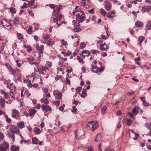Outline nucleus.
I'll return each instance as SVG.
<instances>
[{
  "label": "nucleus",
  "mask_w": 151,
  "mask_h": 151,
  "mask_svg": "<svg viewBox=\"0 0 151 151\" xmlns=\"http://www.w3.org/2000/svg\"><path fill=\"white\" fill-rule=\"evenodd\" d=\"M127 124L129 126H130L132 125L133 121L130 119H127Z\"/></svg>",
  "instance_id": "obj_37"
},
{
  "label": "nucleus",
  "mask_w": 151,
  "mask_h": 151,
  "mask_svg": "<svg viewBox=\"0 0 151 151\" xmlns=\"http://www.w3.org/2000/svg\"><path fill=\"white\" fill-rule=\"evenodd\" d=\"M32 28L31 26H29V27L27 31V32L29 34H31L32 33Z\"/></svg>",
  "instance_id": "obj_36"
},
{
  "label": "nucleus",
  "mask_w": 151,
  "mask_h": 151,
  "mask_svg": "<svg viewBox=\"0 0 151 151\" xmlns=\"http://www.w3.org/2000/svg\"><path fill=\"white\" fill-rule=\"evenodd\" d=\"M32 142L34 144H37L39 143V141L37 138L36 137H34L32 138Z\"/></svg>",
  "instance_id": "obj_29"
},
{
  "label": "nucleus",
  "mask_w": 151,
  "mask_h": 151,
  "mask_svg": "<svg viewBox=\"0 0 151 151\" xmlns=\"http://www.w3.org/2000/svg\"><path fill=\"white\" fill-rule=\"evenodd\" d=\"M72 109L71 110V111L73 113H75L77 111V109L76 108L75 106H73L72 107Z\"/></svg>",
  "instance_id": "obj_47"
},
{
  "label": "nucleus",
  "mask_w": 151,
  "mask_h": 151,
  "mask_svg": "<svg viewBox=\"0 0 151 151\" xmlns=\"http://www.w3.org/2000/svg\"><path fill=\"white\" fill-rule=\"evenodd\" d=\"M9 147L8 143L6 142H4L1 145L0 144V151L6 150Z\"/></svg>",
  "instance_id": "obj_7"
},
{
  "label": "nucleus",
  "mask_w": 151,
  "mask_h": 151,
  "mask_svg": "<svg viewBox=\"0 0 151 151\" xmlns=\"http://www.w3.org/2000/svg\"><path fill=\"white\" fill-rule=\"evenodd\" d=\"M5 101L2 98H0V105L1 108H3L5 105Z\"/></svg>",
  "instance_id": "obj_25"
},
{
  "label": "nucleus",
  "mask_w": 151,
  "mask_h": 151,
  "mask_svg": "<svg viewBox=\"0 0 151 151\" xmlns=\"http://www.w3.org/2000/svg\"><path fill=\"white\" fill-rule=\"evenodd\" d=\"M36 48L39 51L40 53L42 54L43 53L44 46L43 45L39 46V44H37L36 46Z\"/></svg>",
  "instance_id": "obj_14"
},
{
  "label": "nucleus",
  "mask_w": 151,
  "mask_h": 151,
  "mask_svg": "<svg viewBox=\"0 0 151 151\" xmlns=\"http://www.w3.org/2000/svg\"><path fill=\"white\" fill-rule=\"evenodd\" d=\"M101 12L103 13L104 15H105L106 13V11L103 9H100Z\"/></svg>",
  "instance_id": "obj_58"
},
{
  "label": "nucleus",
  "mask_w": 151,
  "mask_h": 151,
  "mask_svg": "<svg viewBox=\"0 0 151 151\" xmlns=\"http://www.w3.org/2000/svg\"><path fill=\"white\" fill-rule=\"evenodd\" d=\"M17 35L18 36V39L22 40L24 38L21 33H17Z\"/></svg>",
  "instance_id": "obj_41"
},
{
  "label": "nucleus",
  "mask_w": 151,
  "mask_h": 151,
  "mask_svg": "<svg viewBox=\"0 0 151 151\" xmlns=\"http://www.w3.org/2000/svg\"><path fill=\"white\" fill-rule=\"evenodd\" d=\"M14 133L12 131H11L8 133V137L9 138H11V137L14 136Z\"/></svg>",
  "instance_id": "obj_38"
},
{
  "label": "nucleus",
  "mask_w": 151,
  "mask_h": 151,
  "mask_svg": "<svg viewBox=\"0 0 151 151\" xmlns=\"http://www.w3.org/2000/svg\"><path fill=\"white\" fill-rule=\"evenodd\" d=\"M40 69L42 70V71H46V70H48L49 69V68L47 66H42L41 68Z\"/></svg>",
  "instance_id": "obj_42"
},
{
  "label": "nucleus",
  "mask_w": 151,
  "mask_h": 151,
  "mask_svg": "<svg viewBox=\"0 0 151 151\" xmlns=\"http://www.w3.org/2000/svg\"><path fill=\"white\" fill-rule=\"evenodd\" d=\"M104 68H99L96 65H93L91 68V71L93 73H99V72H102L104 70Z\"/></svg>",
  "instance_id": "obj_5"
},
{
  "label": "nucleus",
  "mask_w": 151,
  "mask_h": 151,
  "mask_svg": "<svg viewBox=\"0 0 151 151\" xmlns=\"http://www.w3.org/2000/svg\"><path fill=\"white\" fill-rule=\"evenodd\" d=\"M50 36L48 34H46L43 36V39L44 40H42L41 42H42L44 44H45L47 41V40L49 39Z\"/></svg>",
  "instance_id": "obj_19"
},
{
  "label": "nucleus",
  "mask_w": 151,
  "mask_h": 151,
  "mask_svg": "<svg viewBox=\"0 0 151 151\" xmlns=\"http://www.w3.org/2000/svg\"><path fill=\"white\" fill-rule=\"evenodd\" d=\"M135 25L136 26L138 27H142L143 26V24L140 21L136 22Z\"/></svg>",
  "instance_id": "obj_28"
},
{
  "label": "nucleus",
  "mask_w": 151,
  "mask_h": 151,
  "mask_svg": "<svg viewBox=\"0 0 151 151\" xmlns=\"http://www.w3.org/2000/svg\"><path fill=\"white\" fill-rule=\"evenodd\" d=\"M6 65L7 68L9 70L10 69L12 68V67H11L10 65L8 63H6Z\"/></svg>",
  "instance_id": "obj_57"
},
{
  "label": "nucleus",
  "mask_w": 151,
  "mask_h": 151,
  "mask_svg": "<svg viewBox=\"0 0 151 151\" xmlns=\"http://www.w3.org/2000/svg\"><path fill=\"white\" fill-rule=\"evenodd\" d=\"M90 55V53L87 50H84L82 52V55L83 58H85L86 56L88 57Z\"/></svg>",
  "instance_id": "obj_17"
},
{
  "label": "nucleus",
  "mask_w": 151,
  "mask_h": 151,
  "mask_svg": "<svg viewBox=\"0 0 151 151\" xmlns=\"http://www.w3.org/2000/svg\"><path fill=\"white\" fill-rule=\"evenodd\" d=\"M47 45L49 46H51L53 45L54 44V41H53L51 39H49L45 43Z\"/></svg>",
  "instance_id": "obj_21"
},
{
  "label": "nucleus",
  "mask_w": 151,
  "mask_h": 151,
  "mask_svg": "<svg viewBox=\"0 0 151 151\" xmlns=\"http://www.w3.org/2000/svg\"><path fill=\"white\" fill-rule=\"evenodd\" d=\"M41 107L42 108V110L43 111H45L46 112L50 111L52 110L51 107L49 105L42 104Z\"/></svg>",
  "instance_id": "obj_11"
},
{
  "label": "nucleus",
  "mask_w": 151,
  "mask_h": 151,
  "mask_svg": "<svg viewBox=\"0 0 151 151\" xmlns=\"http://www.w3.org/2000/svg\"><path fill=\"white\" fill-rule=\"evenodd\" d=\"M9 129L11 131H12L15 133H19L20 131L19 128L15 125H11Z\"/></svg>",
  "instance_id": "obj_10"
},
{
  "label": "nucleus",
  "mask_w": 151,
  "mask_h": 151,
  "mask_svg": "<svg viewBox=\"0 0 151 151\" xmlns=\"http://www.w3.org/2000/svg\"><path fill=\"white\" fill-rule=\"evenodd\" d=\"M10 12L12 13L15 14L16 12V10L14 7H11L9 8Z\"/></svg>",
  "instance_id": "obj_35"
},
{
  "label": "nucleus",
  "mask_w": 151,
  "mask_h": 151,
  "mask_svg": "<svg viewBox=\"0 0 151 151\" xmlns=\"http://www.w3.org/2000/svg\"><path fill=\"white\" fill-rule=\"evenodd\" d=\"M1 23L3 27L4 28H9V29H10L12 27V24L9 23L6 19H3L1 21Z\"/></svg>",
  "instance_id": "obj_6"
},
{
  "label": "nucleus",
  "mask_w": 151,
  "mask_h": 151,
  "mask_svg": "<svg viewBox=\"0 0 151 151\" xmlns=\"http://www.w3.org/2000/svg\"><path fill=\"white\" fill-rule=\"evenodd\" d=\"M42 71V70L41 69H38L37 71L39 74L44 75L45 73Z\"/></svg>",
  "instance_id": "obj_61"
},
{
  "label": "nucleus",
  "mask_w": 151,
  "mask_h": 151,
  "mask_svg": "<svg viewBox=\"0 0 151 151\" xmlns=\"http://www.w3.org/2000/svg\"><path fill=\"white\" fill-rule=\"evenodd\" d=\"M30 93H29L28 91H25L24 94V96H27V97H29L30 96Z\"/></svg>",
  "instance_id": "obj_51"
},
{
  "label": "nucleus",
  "mask_w": 151,
  "mask_h": 151,
  "mask_svg": "<svg viewBox=\"0 0 151 151\" xmlns=\"http://www.w3.org/2000/svg\"><path fill=\"white\" fill-rule=\"evenodd\" d=\"M61 53L63 55L65 56H67L70 55L71 54V52H65L64 51H62Z\"/></svg>",
  "instance_id": "obj_31"
},
{
  "label": "nucleus",
  "mask_w": 151,
  "mask_h": 151,
  "mask_svg": "<svg viewBox=\"0 0 151 151\" xmlns=\"http://www.w3.org/2000/svg\"><path fill=\"white\" fill-rule=\"evenodd\" d=\"M17 125L20 129H22L25 127L24 122H20L18 123L17 124Z\"/></svg>",
  "instance_id": "obj_24"
},
{
  "label": "nucleus",
  "mask_w": 151,
  "mask_h": 151,
  "mask_svg": "<svg viewBox=\"0 0 151 151\" xmlns=\"http://www.w3.org/2000/svg\"><path fill=\"white\" fill-rule=\"evenodd\" d=\"M146 28L148 30L151 29V22H149L147 24Z\"/></svg>",
  "instance_id": "obj_34"
},
{
  "label": "nucleus",
  "mask_w": 151,
  "mask_h": 151,
  "mask_svg": "<svg viewBox=\"0 0 151 151\" xmlns=\"http://www.w3.org/2000/svg\"><path fill=\"white\" fill-rule=\"evenodd\" d=\"M41 101L42 103H45V104H48L49 103V101L47 99H42Z\"/></svg>",
  "instance_id": "obj_45"
},
{
  "label": "nucleus",
  "mask_w": 151,
  "mask_h": 151,
  "mask_svg": "<svg viewBox=\"0 0 151 151\" xmlns=\"http://www.w3.org/2000/svg\"><path fill=\"white\" fill-rule=\"evenodd\" d=\"M19 19L17 18H15L14 19L13 22L14 24H17L19 22Z\"/></svg>",
  "instance_id": "obj_39"
},
{
  "label": "nucleus",
  "mask_w": 151,
  "mask_h": 151,
  "mask_svg": "<svg viewBox=\"0 0 151 151\" xmlns=\"http://www.w3.org/2000/svg\"><path fill=\"white\" fill-rule=\"evenodd\" d=\"M147 127L150 129H151V122L150 123L147 124L146 125Z\"/></svg>",
  "instance_id": "obj_63"
},
{
  "label": "nucleus",
  "mask_w": 151,
  "mask_h": 151,
  "mask_svg": "<svg viewBox=\"0 0 151 151\" xmlns=\"http://www.w3.org/2000/svg\"><path fill=\"white\" fill-rule=\"evenodd\" d=\"M12 73V75L14 77L15 76V74L17 72H18L19 71V70L17 69H16L15 70L13 69L12 68H11L9 70Z\"/></svg>",
  "instance_id": "obj_18"
},
{
  "label": "nucleus",
  "mask_w": 151,
  "mask_h": 151,
  "mask_svg": "<svg viewBox=\"0 0 151 151\" xmlns=\"http://www.w3.org/2000/svg\"><path fill=\"white\" fill-rule=\"evenodd\" d=\"M142 12H149L151 10V6H143L141 10Z\"/></svg>",
  "instance_id": "obj_12"
},
{
  "label": "nucleus",
  "mask_w": 151,
  "mask_h": 151,
  "mask_svg": "<svg viewBox=\"0 0 151 151\" xmlns=\"http://www.w3.org/2000/svg\"><path fill=\"white\" fill-rule=\"evenodd\" d=\"M105 43L104 44H101L100 45V49L102 51H105V50H107L109 48V47L107 45H105V46H106V47H104L105 46Z\"/></svg>",
  "instance_id": "obj_15"
},
{
  "label": "nucleus",
  "mask_w": 151,
  "mask_h": 151,
  "mask_svg": "<svg viewBox=\"0 0 151 151\" xmlns=\"http://www.w3.org/2000/svg\"><path fill=\"white\" fill-rule=\"evenodd\" d=\"M48 5L49 7L52 9H55V5L53 4H49Z\"/></svg>",
  "instance_id": "obj_54"
},
{
  "label": "nucleus",
  "mask_w": 151,
  "mask_h": 151,
  "mask_svg": "<svg viewBox=\"0 0 151 151\" xmlns=\"http://www.w3.org/2000/svg\"><path fill=\"white\" fill-rule=\"evenodd\" d=\"M62 14H60L58 13H56L54 14V16L55 17L53 18V22L54 23H56L58 27L60 26L61 24L60 23L59 24L58 22L60 21L62 18Z\"/></svg>",
  "instance_id": "obj_4"
},
{
  "label": "nucleus",
  "mask_w": 151,
  "mask_h": 151,
  "mask_svg": "<svg viewBox=\"0 0 151 151\" xmlns=\"http://www.w3.org/2000/svg\"><path fill=\"white\" fill-rule=\"evenodd\" d=\"M73 24L75 27H79L80 26V24H79L80 23H79V22L78 23H77L76 24V22L75 20H73Z\"/></svg>",
  "instance_id": "obj_44"
},
{
  "label": "nucleus",
  "mask_w": 151,
  "mask_h": 151,
  "mask_svg": "<svg viewBox=\"0 0 151 151\" xmlns=\"http://www.w3.org/2000/svg\"><path fill=\"white\" fill-rule=\"evenodd\" d=\"M24 47L25 48L27 49V50L28 52H29L32 50V48L29 45H24Z\"/></svg>",
  "instance_id": "obj_26"
},
{
  "label": "nucleus",
  "mask_w": 151,
  "mask_h": 151,
  "mask_svg": "<svg viewBox=\"0 0 151 151\" xmlns=\"http://www.w3.org/2000/svg\"><path fill=\"white\" fill-rule=\"evenodd\" d=\"M66 81L67 83H68L69 85L70 84V82L69 79L67 77L66 78Z\"/></svg>",
  "instance_id": "obj_64"
},
{
  "label": "nucleus",
  "mask_w": 151,
  "mask_h": 151,
  "mask_svg": "<svg viewBox=\"0 0 151 151\" xmlns=\"http://www.w3.org/2000/svg\"><path fill=\"white\" fill-rule=\"evenodd\" d=\"M136 102V100L135 99L134 97L132 99L130 102L132 104H134Z\"/></svg>",
  "instance_id": "obj_40"
},
{
  "label": "nucleus",
  "mask_w": 151,
  "mask_h": 151,
  "mask_svg": "<svg viewBox=\"0 0 151 151\" xmlns=\"http://www.w3.org/2000/svg\"><path fill=\"white\" fill-rule=\"evenodd\" d=\"M12 116L14 118L17 119L19 116V112L16 109L13 110L12 111Z\"/></svg>",
  "instance_id": "obj_9"
},
{
  "label": "nucleus",
  "mask_w": 151,
  "mask_h": 151,
  "mask_svg": "<svg viewBox=\"0 0 151 151\" xmlns=\"http://www.w3.org/2000/svg\"><path fill=\"white\" fill-rule=\"evenodd\" d=\"M34 1H35V0H31L30 1H29L28 2V5L30 6L32 5L33 3H34Z\"/></svg>",
  "instance_id": "obj_56"
},
{
  "label": "nucleus",
  "mask_w": 151,
  "mask_h": 151,
  "mask_svg": "<svg viewBox=\"0 0 151 151\" xmlns=\"http://www.w3.org/2000/svg\"><path fill=\"white\" fill-rule=\"evenodd\" d=\"M77 59L78 60L80 63H82L83 62V58L79 56H77Z\"/></svg>",
  "instance_id": "obj_46"
},
{
  "label": "nucleus",
  "mask_w": 151,
  "mask_h": 151,
  "mask_svg": "<svg viewBox=\"0 0 151 151\" xmlns=\"http://www.w3.org/2000/svg\"><path fill=\"white\" fill-rule=\"evenodd\" d=\"M63 9V6L61 5H60L59 6V7L58 8V11L57 12V13H58L59 14V12H60V10Z\"/></svg>",
  "instance_id": "obj_53"
},
{
  "label": "nucleus",
  "mask_w": 151,
  "mask_h": 151,
  "mask_svg": "<svg viewBox=\"0 0 151 151\" xmlns=\"http://www.w3.org/2000/svg\"><path fill=\"white\" fill-rule=\"evenodd\" d=\"M91 52L93 54H97V53H98L99 52V51L98 50H92L91 51Z\"/></svg>",
  "instance_id": "obj_50"
},
{
  "label": "nucleus",
  "mask_w": 151,
  "mask_h": 151,
  "mask_svg": "<svg viewBox=\"0 0 151 151\" xmlns=\"http://www.w3.org/2000/svg\"><path fill=\"white\" fill-rule=\"evenodd\" d=\"M19 149V146H15L13 145L11 147V150L12 151H18Z\"/></svg>",
  "instance_id": "obj_20"
},
{
  "label": "nucleus",
  "mask_w": 151,
  "mask_h": 151,
  "mask_svg": "<svg viewBox=\"0 0 151 151\" xmlns=\"http://www.w3.org/2000/svg\"><path fill=\"white\" fill-rule=\"evenodd\" d=\"M60 101L59 100L57 101H54L53 102V104L56 106H58L60 105Z\"/></svg>",
  "instance_id": "obj_48"
},
{
  "label": "nucleus",
  "mask_w": 151,
  "mask_h": 151,
  "mask_svg": "<svg viewBox=\"0 0 151 151\" xmlns=\"http://www.w3.org/2000/svg\"><path fill=\"white\" fill-rule=\"evenodd\" d=\"M130 131H131L132 133L134 134H135V136L136 137L135 138H133L135 139H137V137H138L139 135V134L137 133H135L134 132V131L133 130L131 129V130H130Z\"/></svg>",
  "instance_id": "obj_49"
},
{
  "label": "nucleus",
  "mask_w": 151,
  "mask_h": 151,
  "mask_svg": "<svg viewBox=\"0 0 151 151\" xmlns=\"http://www.w3.org/2000/svg\"><path fill=\"white\" fill-rule=\"evenodd\" d=\"M106 109V107L105 106H104L101 108V113L102 114H104Z\"/></svg>",
  "instance_id": "obj_32"
},
{
  "label": "nucleus",
  "mask_w": 151,
  "mask_h": 151,
  "mask_svg": "<svg viewBox=\"0 0 151 151\" xmlns=\"http://www.w3.org/2000/svg\"><path fill=\"white\" fill-rule=\"evenodd\" d=\"M115 14V12L113 11H111L108 13L107 17L108 18H113Z\"/></svg>",
  "instance_id": "obj_23"
},
{
  "label": "nucleus",
  "mask_w": 151,
  "mask_h": 151,
  "mask_svg": "<svg viewBox=\"0 0 151 151\" xmlns=\"http://www.w3.org/2000/svg\"><path fill=\"white\" fill-rule=\"evenodd\" d=\"M34 131L37 134H39L41 133L40 129L37 127H35L34 129Z\"/></svg>",
  "instance_id": "obj_27"
},
{
  "label": "nucleus",
  "mask_w": 151,
  "mask_h": 151,
  "mask_svg": "<svg viewBox=\"0 0 151 151\" xmlns=\"http://www.w3.org/2000/svg\"><path fill=\"white\" fill-rule=\"evenodd\" d=\"M81 31V29L80 28H75L73 29V31L74 32H78Z\"/></svg>",
  "instance_id": "obj_52"
},
{
  "label": "nucleus",
  "mask_w": 151,
  "mask_h": 151,
  "mask_svg": "<svg viewBox=\"0 0 151 151\" xmlns=\"http://www.w3.org/2000/svg\"><path fill=\"white\" fill-rule=\"evenodd\" d=\"M62 44L63 45H67V41H65L64 40H62Z\"/></svg>",
  "instance_id": "obj_60"
},
{
  "label": "nucleus",
  "mask_w": 151,
  "mask_h": 151,
  "mask_svg": "<svg viewBox=\"0 0 151 151\" xmlns=\"http://www.w3.org/2000/svg\"><path fill=\"white\" fill-rule=\"evenodd\" d=\"M53 94L56 99H60L62 97V94L61 92L55 90L53 91Z\"/></svg>",
  "instance_id": "obj_8"
},
{
  "label": "nucleus",
  "mask_w": 151,
  "mask_h": 151,
  "mask_svg": "<svg viewBox=\"0 0 151 151\" xmlns=\"http://www.w3.org/2000/svg\"><path fill=\"white\" fill-rule=\"evenodd\" d=\"M99 126L98 123L94 121L89 122L87 124L86 127L88 129H91L93 131H94Z\"/></svg>",
  "instance_id": "obj_2"
},
{
  "label": "nucleus",
  "mask_w": 151,
  "mask_h": 151,
  "mask_svg": "<svg viewBox=\"0 0 151 151\" xmlns=\"http://www.w3.org/2000/svg\"><path fill=\"white\" fill-rule=\"evenodd\" d=\"M86 46L85 44L83 42H82L80 45V48L81 49L84 48Z\"/></svg>",
  "instance_id": "obj_43"
},
{
  "label": "nucleus",
  "mask_w": 151,
  "mask_h": 151,
  "mask_svg": "<svg viewBox=\"0 0 151 151\" xmlns=\"http://www.w3.org/2000/svg\"><path fill=\"white\" fill-rule=\"evenodd\" d=\"M101 134H98L96 137L95 139H94V141L97 142H98L99 141H100L101 140Z\"/></svg>",
  "instance_id": "obj_22"
},
{
  "label": "nucleus",
  "mask_w": 151,
  "mask_h": 151,
  "mask_svg": "<svg viewBox=\"0 0 151 151\" xmlns=\"http://www.w3.org/2000/svg\"><path fill=\"white\" fill-rule=\"evenodd\" d=\"M65 105L64 104H63V106H60L59 108V109L60 111H62L64 108Z\"/></svg>",
  "instance_id": "obj_55"
},
{
  "label": "nucleus",
  "mask_w": 151,
  "mask_h": 151,
  "mask_svg": "<svg viewBox=\"0 0 151 151\" xmlns=\"http://www.w3.org/2000/svg\"><path fill=\"white\" fill-rule=\"evenodd\" d=\"M104 3L105 4L104 7L106 9L107 11H109L111 9V6L109 3L108 1H105Z\"/></svg>",
  "instance_id": "obj_13"
},
{
  "label": "nucleus",
  "mask_w": 151,
  "mask_h": 151,
  "mask_svg": "<svg viewBox=\"0 0 151 151\" xmlns=\"http://www.w3.org/2000/svg\"><path fill=\"white\" fill-rule=\"evenodd\" d=\"M4 117L6 119V121L7 122L9 123H10L11 122V119L8 117L7 115H5Z\"/></svg>",
  "instance_id": "obj_33"
},
{
  "label": "nucleus",
  "mask_w": 151,
  "mask_h": 151,
  "mask_svg": "<svg viewBox=\"0 0 151 151\" xmlns=\"http://www.w3.org/2000/svg\"><path fill=\"white\" fill-rule=\"evenodd\" d=\"M27 59L28 61H32L34 60V58L32 57H31L29 58H27Z\"/></svg>",
  "instance_id": "obj_62"
},
{
  "label": "nucleus",
  "mask_w": 151,
  "mask_h": 151,
  "mask_svg": "<svg viewBox=\"0 0 151 151\" xmlns=\"http://www.w3.org/2000/svg\"><path fill=\"white\" fill-rule=\"evenodd\" d=\"M145 39V37L143 36H141L139 37V44L140 45H141V44L144 40Z\"/></svg>",
  "instance_id": "obj_30"
},
{
  "label": "nucleus",
  "mask_w": 151,
  "mask_h": 151,
  "mask_svg": "<svg viewBox=\"0 0 151 151\" xmlns=\"http://www.w3.org/2000/svg\"><path fill=\"white\" fill-rule=\"evenodd\" d=\"M139 108L137 106H135L132 109V113L129 112L128 113L129 115L133 119H135V116L139 113Z\"/></svg>",
  "instance_id": "obj_3"
},
{
  "label": "nucleus",
  "mask_w": 151,
  "mask_h": 151,
  "mask_svg": "<svg viewBox=\"0 0 151 151\" xmlns=\"http://www.w3.org/2000/svg\"><path fill=\"white\" fill-rule=\"evenodd\" d=\"M36 109H30L29 110V115L30 116L33 117L34 116L36 112Z\"/></svg>",
  "instance_id": "obj_16"
},
{
  "label": "nucleus",
  "mask_w": 151,
  "mask_h": 151,
  "mask_svg": "<svg viewBox=\"0 0 151 151\" xmlns=\"http://www.w3.org/2000/svg\"><path fill=\"white\" fill-rule=\"evenodd\" d=\"M62 77V76H58L55 77V79L56 81H58Z\"/></svg>",
  "instance_id": "obj_59"
},
{
  "label": "nucleus",
  "mask_w": 151,
  "mask_h": 151,
  "mask_svg": "<svg viewBox=\"0 0 151 151\" xmlns=\"http://www.w3.org/2000/svg\"><path fill=\"white\" fill-rule=\"evenodd\" d=\"M73 12L76 15V19L79 23H82L85 20L86 17L83 11L76 10V11H74Z\"/></svg>",
  "instance_id": "obj_1"
}]
</instances>
